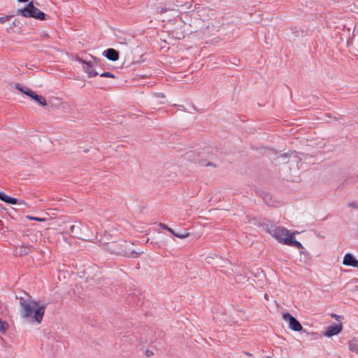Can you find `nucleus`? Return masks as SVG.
Segmentation results:
<instances>
[{
  "mask_svg": "<svg viewBox=\"0 0 358 358\" xmlns=\"http://www.w3.org/2000/svg\"><path fill=\"white\" fill-rule=\"evenodd\" d=\"M17 299L20 305L21 317L31 323L41 324L47 304L40 303L29 294H26L25 296H20Z\"/></svg>",
  "mask_w": 358,
  "mask_h": 358,
  "instance_id": "nucleus-1",
  "label": "nucleus"
},
{
  "mask_svg": "<svg viewBox=\"0 0 358 358\" xmlns=\"http://www.w3.org/2000/svg\"><path fill=\"white\" fill-rule=\"evenodd\" d=\"M104 249L113 255L133 257L134 258L139 257V255L143 253V252H136L132 250L131 243L126 241L107 243L104 244Z\"/></svg>",
  "mask_w": 358,
  "mask_h": 358,
  "instance_id": "nucleus-2",
  "label": "nucleus"
},
{
  "mask_svg": "<svg viewBox=\"0 0 358 358\" xmlns=\"http://www.w3.org/2000/svg\"><path fill=\"white\" fill-rule=\"evenodd\" d=\"M16 13L25 17H33L41 20L46 19V15L36 8L33 1H30L24 8L18 9Z\"/></svg>",
  "mask_w": 358,
  "mask_h": 358,
  "instance_id": "nucleus-3",
  "label": "nucleus"
},
{
  "mask_svg": "<svg viewBox=\"0 0 358 358\" xmlns=\"http://www.w3.org/2000/svg\"><path fill=\"white\" fill-rule=\"evenodd\" d=\"M267 231L278 242L285 244L286 238H294L295 233H289V231L283 227H276L273 229H268Z\"/></svg>",
  "mask_w": 358,
  "mask_h": 358,
  "instance_id": "nucleus-4",
  "label": "nucleus"
},
{
  "mask_svg": "<svg viewBox=\"0 0 358 358\" xmlns=\"http://www.w3.org/2000/svg\"><path fill=\"white\" fill-rule=\"evenodd\" d=\"M282 318L289 324V327L294 331H300L303 329V327L299 322L290 313H285L282 314Z\"/></svg>",
  "mask_w": 358,
  "mask_h": 358,
  "instance_id": "nucleus-5",
  "label": "nucleus"
},
{
  "mask_svg": "<svg viewBox=\"0 0 358 358\" xmlns=\"http://www.w3.org/2000/svg\"><path fill=\"white\" fill-rule=\"evenodd\" d=\"M0 199L7 203L9 204H18L20 206H23L26 208L29 207L28 204L23 200H17L15 198L10 197L7 196L3 192H0Z\"/></svg>",
  "mask_w": 358,
  "mask_h": 358,
  "instance_id": "nucleus-6",
  "label": "nucleus"
},
{
  "mask_svg": "<svg viewBox=\"0 0 358 358\" xmlns=\"http://www.w3.org/2000/svg\"><path fill=\"white\" fill-rule=\"evenodd\" d=\"M78 61L83 64V70L87 73L90 78L95 77L98 73L93 69L94 65L91 62H86L82 59H78Z\"/></svg>",
  "mask_w": 358,
  "mask_h": 358,
  "instance_id": "nucleus-7",
  "label": "nucleus"
},
{
  "mask_svg": "<svg viewBox=\"0 0 358 358\" xmlns=\"http://www.w3.org/2000/svg\"><path fill=\"white\" fill-rule=\"evenodd\" d=\"M343 329L342 324H337L329 326L327 328L326 331L324 332V336L327 337H331L339 334Z\"/></svg>",
  "mask_w": 358,
  "mask_h": 358,
  "instance_id": "nucleus-8",
  "label": "nucleus"
},
{
  "mask_svg": "<svg viewBox=\"0 0 358 358\" xmlns=\"http://www.w3.org/2000/svg\"><path fill=\"white\" fill-rule=\"evenodd\" d=\"M103 55L110 61L115 62L119 59V52L113 48L104 50Z\"/></svg>",
  "mask_w": 358,
  "mask_h": 358,
  "instance_id": "nucleus-9",
  "label": "nucleus"
},
{
  "mask_svg": "<svg viewBox=\"0 0 358 358\" xmlns=\"http://www.w3.org/2000/svg\"><path fill=\"white\" fill-rule=\"evenodd\" d=\"M343 264L346 266L358 268V261L350 253H348L344 256Z\"/></svg>",
  "mask_w": 358,
  "mask_h": 358,
  "instance_id": "nucleus-10",
  "label": "nucleus"
},
{
  "mask_svg": "<svg viewBox=\"0 0 358 358\" xmlns=\"http://www.w3.org/2000/svg\"><path fill=\"white\" fill-rule=\"evenodd\" d=\"M15 87L17 90H19L21 92H22L23 94L27 95L28 96H31L32 94H33V91L30 88H29L27 87H25V86H23V85H20L19 83H15Z\"/></svg>",
  "mask_w": 358,
  "mask_h": 358,
  "instance_id": "nucleus-11",
  "label": "nucleus"
},
{
  "mask_svg": "<svg viewBox=\"0 0 358 358\" xmlns=\"http://www.w3.org/2000/svg\"><path fill=\"white\" fill-rule=\"evenodd\" d=\"M285 245L294 246L298 249H303L302 244L299 241L293 239V238H286Z\"/></svg>",
  "mask_w": 358,
  "mask_h": 358,
  "instance_id": "nucleus-12",
  "label": "nucleus"
},
{
  "mask_svg": "<svg viewBox=\"0 0 358 358\" xmlns=\"http://www.w3.org/2000/svg\"><path fill=\"white\" fill-rule=\"evenodd\" d=\"M29 97L34 99L36 101H37L40 105L45 106L47 105L46 100L44 96L41 95H38L35 92H33V94Z\"/></svg>",
  "mask_w": 358,
  "mask_h": 358,
  "instance_id": "nucleus-13",
  "label": "nucleus"
},
{
  "mask_svg": "<svg viewBox=\"0 0 358 358\" xmlns=\"http://www.w3.org/2000/svg\"><path fill=\"white\" fill-rule=\"evenodd\" d=\"M8 324L7 322L2 320L0 318V332L1 334H5L8 329Z\"/></svg>",
  "mask_w": 358,
  "mask_h": 358,
  "instance_id": "nucleus-14",
  "label": "nucleus"
},
{
  "mask_svg": "<svg viewBox=\"0 0 358 358\" xmlns=\"http://www.w3.org/2000/svg\"><path fill=\"white\" fill-rule=\"evenodd\" d=\"M26 217L28 220H36V221H38V222H45V218L33 217V216H31V215H27Z\"/></svg>",
  "mask_w": 358,
  "mask_h": 358,
  "instance_id": "nucleus-15",
  "label": "nucleus"
},
{
  "mask_svg": "<svg viewBox=\"0 0 358 358\" xmlns=\"http://www.w3.org/2000/svg\"><path fill=\"white\" fill-rule=\"evenodd\" d=\"M189 236V233H184V234L176 233V234H174V236L180 238H185L188 237Z\"/></svg>",
  "mask_w": 358,
  "mask_h": 358,
  "instance_id": "nucleus-16",
  "label": "nucleus"
},
{
  "mask_svg": "<svg viewBox=\"0 0 358 358\" xmlns=\"http://www.w3.org/2000/svg\"><path fill=\"white\" fill-rule=\"evenodd\" d=\"M100 76L101 77H106V78H115V76L111 73L110 72H104L101 74H100Z\"/></svg>",
  "mask_w": 358,
  "mask_h": 358,
  "instance_id": "nucleus-17",
  "label": "nucleus"
},
{
  "mask_svg": "<svg viewBox=\"0 0 358 358\" xmlns=\"http://www.w3.org/2000/svg\"><path fill=\"white\" fill-rule=\"evenodd\" d=\"M12 15H5L0 17V23L3 24L11 18Z\"/></svg>",
  "mask_w": 358,
  "mask_h": 358,
  "instance_id": "nucleus-18",
  "label": "nucleus"
},
{
  "mask_svg": "<svg viewBox=\"0 0 358 358\" xmlns=\"http://www.w3.org/2000/svg\"><path fill=\"white\" fill-rule=\"evenodd\" d=\"M27 253V252L26 251V248H21L20 249L19 252L16 251V254L19 255H25Z\"/></svg>",
  "mask_w": 358,
  "mask_h": 358,
  "instance_id": "nucleus-19",
  "label": "nucleus"
},
{
  "mask_svg": "<svg viewBox=\"0 0 358 358\" xmlns=\"http://www.w3.org/2000/svg\"><path fill=\"white\" fill-rule=\"evenodd\" d=\"M154 96L157 99H164L165 95L162 93H156L154 94Z\"/></svg>",
  "mask_w": 358,
  "mask_h": 358,
  "instance_id": "nucleus-20",
  "label": "nucleus"
},
{
  "mask_svg": "<svg viewBox=\"0 0 358 358\" xmlns=\"http://www.w3.org/2000/svg\"><path fill=\"white\" fill-rule=\"evenodd\" d=\"M348 206L349 207H352V208H358V205L356 202H350V203H348Z\"/></svg>",
  "mask_w": 358,
  "mask_h": 358,
  "instance_id": "nucleus-21",
  "label": "nucleus"
},
{
  "mask_svg": "<svg viewBox=\"0 0 358 358\" xmlns=\"http://www.w3.org/2000/svg\"><path fill=\"white\" fill-rule=\"evenodd\" d=\"M76 228H77V227L76 225L71 226V227H70L71 232V233H76Z\"/></svg>",
  "mask_w": 358,
  "mask_h": 358,
  "instance_id": "nucleus-22",
  "label": "nucleus"
},
{
  "mask_svg": "<svg viewBox=\"0 0 358 358\" xmlns=\"http://www.w3.org/2000/svg\"><path fill=\"white\" fill-rule=\"evenodd\" d=\"M159 226H160L162 229H166V230H168V229H169V227H168L166 224H162V223H160V224H159Z\"/></svg>",
  "mask_w": 358,
  "mask_h": 358,
  "instance_id": "nucleus-23",
  "label": "nucleus"
},
{
  "mask_svg": "<svg viewBox=\"0 0 358 358\" xmlns=\"http://www.w3.org/2000/svg\"><path fill=\"white\" fill-rule=\"evenodd\" d=\"M331 317L333 318L336 319V320H338L341 318V317L339 315H336V314H331Z\"/></svg>",
  "mask_w": 358,
  "mask_h": 358,
  "instance_id": "nucleus-24",
  "label": "nucleus"
},
{
  "mask_svg": "<svg viewBox=\"0 0 358 358\" xmlns=\"http://www.w3.org/2000/svg\"><path fill=\"white\" fill-rule=\"evenodd\" d=\"M145 354H146V356H147V357H150V356H151V355H153L152 352V351H150V350H147V351H146V352H145Z\"/></svg>",
  "mask_w": 358,
  "mask_h": 358,
  "instance_id": "nucleus-25",
  "label": "nucleus"
},
{
  "mask_svg": "<svg viewBox=\"0 0 358 358\" xmlns=\"http://www.w3.org/2000/svg\"><path fill=\"white\" fill-rule=\"evenodd\" d=\"M167 231H169L170 233H171L173 236H174V234H176V232L170 227H169Z\"/></svg>",
  "mask_w": 358,
  "mask_h": 358,
  "instance_id": "nucleus-26",
  "label": "nucleus"
},
{
  "mask_svg": "<svg viewBox=\"0 0 358 358\" xmlns=\"http://www.w3.org/2000/svg\"><path fill=\"white\" fill-rule=\"evenodd\" d=\"M350 349L351 350H352V351H356V350H357V347H355V346H352L351 345H350Z\"/></svg>",
  "mask_w": 358,
  "mask_h": 358,
  "instance_id": "nucleus-27",
  "label": "nucleus"
},
{
  "mask_svg": "<svg viewBox=\"0 0 358 358\" xmlns=\"http://www.w3.org/2000/svg\"><path fill=\"white\" fill-rule=\"evenodd\" d=\"M19 2H28L29 0H17Z\"/></svg>",
  "mask_w": 358,
  "mask_h": 358,
  "instance_id": "nucleus-28",
  "label": "nucleus"
},
{
  "mask_svg": "<svg viewBox=\"0 0 358 358\" xmlns=\"http://www.w3.org/2000/svg\"><path fill=\"white\" fill-rule=\"evenodd\" d=\"M247 355L248 356H252V354L249 353V352H245Z\"/></svg>",
  "mask_w": 358,
  "mask_h": 358,
  "instance_id": "nucleus-29",
  "label": "nucleus"
},
{
  "mask_svg": "<svg viewBox=\"0 0 358 358\" xmlns=\"http://www.w3.org/2000/svg\"><path fill=\"white\" fill-rule=\"evenodd\" d=\"M166 9H162V11H161V13H162L166 12Z\"/></svg>",
  "mask_w": 358,
  "mask_h": 358,
  "instance_id": "nucleus-30",
  "label": "nucleus"
},
{
  "mask_svg": "<svg viewBox=\"0 0 358 358\" xmlns=\"http://www.w3.org/2000/svg\"><path fill=\"white\" fill-rule=\"evenodd\" d=\"M267 358H271V357H267Z\"/></svg>",
  "mask_w": 358,
  "mask_h": 358,
  "instance_id": "nucleus-31",
  "label": "nucleus"
}]
</instances>
